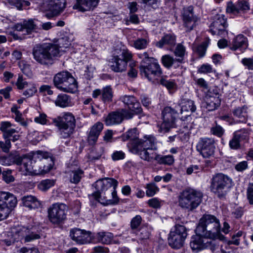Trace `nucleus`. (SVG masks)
I'll return each instance as SVG.
<instances>
[{"instance_id": "nucleus-22", "label": "nucleus", "mask_w": 253, "mask_h": 253, "mask_svg": "<svg viewBox=\"0 0 253 253\" xmlns=\"http://www.w3.org/2000/svg\"><path fill=\"white\" fill-rule=\"evenodd\" d=\"M55 126H76V120L73 114L70 112H64L60 116L53 119Z\"/></svg>"}, {"instance_id": "nucleus-20", "label": "nucleus", "mask_w": 253, "mask_h": 253, "mask_svg": "<svg viewBox=\"0 0 253 253\" xmlns=\"http://www.w3.org/2000/svg\"><path fill=\"white\" fill-rule=\"evenodd\" d=\"M121 101L128 107L129 112L134 114H141L143 112L141 105L133 95H124L121 97Z\"/></svg>"}, {"instance_id": "nucleus-23", "label": "nucleus", "mask_w": 253, "mask_h": 253, "mask_svg": "<svg viewBox=\"0 0 253 253\" xmlns=\"http://www.w3.org/2000/svg\"><path fill=\"white\" fill-rule=\"evenodd\" d=\"M66 0H50L44 3L45 9L51 12L52 16L60 13L65 7Z\"/></svg>"}, {"instance_id": "nucleus-24", "label": "nucleus", "mask_w": 253, "mask_h": 253, "mask_svg": "<svg viewBox=\"0 0 253 253\" xmlns=\"http://www.w3.org/2000/svg\"><path fill=\"white\" fill-rule=\"evenodd\" d=\"M121 138L124 141H129L127 145L130 151L137 146L138 141L139 140L138 133L136 128L128 130L122 135Z\"/></svg>"}, {"instance_id": "nucleus-54", "label": "nucleus", "mask_w": 253, "mask_h": 253, "mask_svg": "<svg viewBox=\"0 0 253 253\" xmlns=\"http://www.w3.org/2000/svg\"><path fill=\"white\" fill-rule=\"evenodd\" d=\"M11 144L9 138L5 139L4 141H0V149L4 153H8L11 148Z\"/></svg>"}, {"instance_id": "nucleus-36", "label": "nucleus", "mask_w": 253, "mask_h": 253, "mask_svg": "<svg viewBox=\"0 0 253 253\" xmlns=\"http://www.w3.org/2000/svg\"><path fill=\"white\" fill-rule=\"evenodd\" d=\"M148 150L150 149L137 146L134 147V148L130 151L134 154L138 155L141 159L147 162H151L153 159V158L150 156L147 151Z\"/></svg>"}, {"instance_id": "nucleus-19", "label": "nucleus", "mask_w": 253, "mask_h": 253, "mask_svg": "<svg viewBox=\"0 0 253 253\" xmlns=\"http://www.w3.org/2000/svg\"><path fill=\"white\" fill-rule=\"evenodd\" d=\"M206 107L209 111H213L219 106L221 103L220 95L217 88L209 89L205 97Z\"/></svg>"}, {"instance_id": "nucleus-3", "label": "nucleus", "mask_w": 253, "mask_h": 253, "mask_svg": "<svg viewBox=\"0 0 253 253\" xmlns=\"http://www.w3.org/2000/svg\"><path fill=\"white\" fill-rule=\"evenodd\" d=\"M138 57L142 60L140 66V74L153 83L157 82L162 77V69L158 60L149 56L147 52H145L138 54Z\"/></svg>"}, {"instance_id": "nucleus-59", "label": "nucleus", "mask_w": 253, "mask_h": 253, "mask_svg": "<svg viewBox=\"0 0 253 253\" xmlns=\"http://www.w3.org/2000/svg\"><path fill=\"white\" fill-rule=\"evenodd\" d=\"M211 131L213 134L218 137L221 136L224 133L223 128L217 124H216V125L214 126L211 128Z\"/></svg>"}, {"instance_id": "nucleus-31", "label": "nucleus", "mask_w": 253, "mask_h": 253, "mask_svg": "<svg viewBox=\"0 0 253 253\" xmlns=\"http://www.w3.org/2000/svg\"><path fill=\"white\" fill-rule=\"evenodd\" d=\"M17 202L16 198L12 194L5 192H0V203L9 208L10 211L16 206Z\"/></svg>"}, {"instance_id": "nucleus-1", "label": "nucleus", "mask_w": 253, "mask_h": 253, "mask_svg": "<svg viewBox=\"0 0 253 253\" xmlns=\"http://www.w3.org/2000/svg\"><path fill=\"white\" fill-rule=\"evenodd\" d=\"M196 233L204 238L223 240L219 220L214 215L205 214L200 219Z\"/></svg>"}, {"instance_id": "nucleus-58", "label": "nucleus", "mask_w": 253, "mask_h": 253, "mask_svg": "<svg viewBox=\"0 0 253 253\" xmlns=\"http://www.w3.org/2000/svg\"><path fill=\"white\" fill-rule=\"evenodd\" d=\"M125 153L122 151H116L111 155L112 159L114 161H119L125 159Z\"/></svg>"}, {"instance_id": "nucleus-17", "label": "nucleus", "mask_w": 253, "mask_h": 253, "mask_svg": "<svg viewBox=\"0 0 253 253\" xmlns=\"http://www.w3.org/2000/svg\"><path fill=\"white\" fill-rule=\"evenodd\" d=\"M182 19L183 25L186 28V31H190L197 24L199 20L198 17L194 14L193 7L189 6L184 7L181 12Z\"/></svg>"}, {"instance_id": "nucleus-8", "label": "nucleus", "mask_w": 253, "mask_h": 253, "mask_svg": "<svg viewBox=\"0 0 253 253\" xmlns=\"http://www.w3.org/2000/svg\"><path fill=\"white\" fill-rule=\"evenodd\" d=\"M132 58V53L127 48L120 49L118 54H114L109 63L111 69L115 72H123L126 70L128 61Z\"/></svg>"}, {"instance_id": "nucleus-32", "label": "nucleus", "mask_w": 253, "mask_h": 253, "mask_svg": "<svg viewBox=\"0 0 253 253\" xmlns=\"http://www.w3.org/2000/svg\"><path fill=\"white\" fill-rule=\"evenodd\" d=\"M203 238L204 237L197 233L195 236L192 237L190 246L193 252H198L207 247V242L205 243Z\"/></svg>"}, {"instance_id": "nucleus-5", "label": "nucleus", "mask_w": 253, "mask_h": 253, "mask_svg": "<svg viewBox=\"0 0 253 253\" xmlns=\"http://www.w3.org/2000/svg\"><path fill=\"white\" fill-rule=\"evenodd\" d=\"M234 186L232 179L227 175L219 173L213 176L211 184V190L217 197H224Z\"/></svg>"}, {"instance_id": "nucleus-15", "label": "nucleus", "mask_w": 253, "mask_h": 253, "mask_svg": "<svg viewBox=\"0 0 253 253\" xmlns=\"http://www.w3.org/2000/svg\"><path fill=\"white\" fill-rule=\"evenodd\" d=\"M133 117V114L126 109H122L118 111L109 113L105 119L107 126L118 125L122 123L124 119H130Z\"/></svg>"}, {"instance_id": "nucleus-37", "label": "nucleus", "mask_w": 253, "mask_h": 253, "mask_svg": "<svg viewBox=\"0 0 253 253\" xmlns=\"http://www.w3.org/2000/svg\"><path fill=\"white\" fill-rule=\"evenodd\" d=\"M196 110V106L194 101L189 99H184L181 100L180 106V111L181 114L184 112L192 113Z\"/></svg>"}, {"instance_id": "nucleus-64", "label": "nucleus", "mask_w": 253, "mask_h": 253, "mask_svg": "<svg viewBox=\"0 0 253 253\" xmlns=\"http://www.w3.org/2000/svg\"><path fill=\"white\" fill-rule=\"evenodd\" d=\"M247 196L249 203L253 205V183H250L247 190Z\"/></svg>"}, {"instance_id": "nucleus-53", "label": "nucleus", "mask_w": 253, "mask_h": 253, "mask_svg": "<svg viewBox=\"0 0 253 253\" xmlns=\"http://www.w3.org/2000/svg\"><path fill=\"white\" fill-rule=\"evenodd\" d=\"M10 212V208L0 203V220L6 218Z\"/></svg>"}, {"instance_id": "nucleus-60", "label": "nucleus", "mask_w": 253, "mask_h": 253, "mask_svg": "<svg viewBox=\"0 0 253 253\" xmlns=\"http://www.w3.org/2000/svg\"><path fill=\"white\" fill-rule=\"evenodd\" d=\"M161 200H160L158 198H153L147 201V204L149 206L158 209L161 207Z\"/></svg>"}, {"instance_id": "nucleus-46", "label": "nucleus", "mask_w": 253, "mask_h": 253, "mask_svg": "<svg viewBox=\"0 0 253 253\" xmlns=\"http://www.w3.org/2000/svg\"><path fill=\"white\" fill-rule=\"evenodd\" d=\"M146 195L147 197H150L154 196L159 191V188L154 183H150L146 185Z\"/></svg>"}, {"instance_id": "nucleus-34", "label": "nucleus", "mask_w": 253, "mask_h": 253, "mask_svg": "<svg viewBox=\"0 0 253 253\" xmlns=\"http://www.w3.org/2000/svg\"><path fill=\"white\" fill-rule=\"evenodd\" d=\"M22 201L24 206L30 209H38L41 206V202L34 196H25L22 198Z\"/></svg>"}, {"instance_id": "nucleus-63", "label": "nucleus", "mask_w": 253, "mask_h": 253, "mask_svg": "<svg viewBox=\"0 0 253 253\" xmlns=\"http://www.w3.org/2000/svg\"><path fill=\"white\" fill-rule=\"evenodd\" d=\"M140 99L142 104L145 107H148L151 104V99L147 95L142 94L140 96Z\"/></svg>"}, {"instance_id": "nucleus-38", "label": "nucleus", "mask_w": 253, "mask_h": 253, "mask_svg": "<svg viewBox=\"0 0 253 253\" xmlns=\"http://www.w3.org/2000/svg\"><path fill=\"white\" fill-rule=\"evenodd\" d=\"M58 128V133L61 138L67 139L71 137L75 131V127L64 126H55Z\"/></svg>"}, {"instance_id": "nucleus-42", "label": "nucleus", "mask_w": 253, "mask_h": 253, "mask_svg": "<svg viewBox=\"0 0 253 253\" xmlns=\"http://www.w3.org/2000/svg\"><path fill=\"white\" fill-rule=\"evenodd\" d=\"M97 241L103 244H109L111 243L113 235L110 232H99L95 236Z\"/></svg>"}, {"instance_id": "nucleus-28", "label": "nucleus", "mask_w": 253, "mask_h": 253, "mask_svg": "<svg viewBox=\"0 0 253 253\" xmlns=\"http://www.w3.org/2000/svg\"><path fill=\"white\" fill-rule=\"evenodd\" d=\"M98 2L99 0H76L73 8L82 12L88 11L96 7Z\"/></svg>"}, {"instance_id": "nucleus-29", "label": "nucleus", "mask_w": 253, "mask_h": 253, "mask_svg": "<svg viewBox=\"0 0 253 253\" xmlns=\"http://www.w3.org/2000/svg\"><path fill=\"white\" fill-rule=\"evenodd\" d=\"M137 146H138L153 150L157 149V139L153 135H144L141 138H139Z\"/></svg>"}, {"instance_id": "nucleus-47", "label": "nucleus", "mask_w": 253, "mask_h": 253, "mask_svg": "<svg viewBox=\"0 0 253 253\" xmlns=\"http://www.w3.org/2000/svg\"><path fill=\"white\" fill-rule=\"evenodd\" d=\"M55 181L53 179H46L40 182L38 185V188L42 191H45L53 186Z\"/></svg>"}, {"instance_id": "nucleus-2", "label": "nucleus", "mask_w": 253, "mask_h": 253, "mask_svg": "<svg viewBox=\"0 0 253 253\" xmlns=\"http://www.w3.org/2000/svg\"><path fill=\"white\" fill-rule=\"evenodd\" d=\"M33 55L34 59L39 64L49 66L60 56V51L57 44L44 43L34 47Z\"/></svg>"}, {"instance_id": "nucleus-51", "label": "nucleus", "mask_w": 253, "mask_h": 253, "mask_svg": "<svg viewBox=\"0 0 253 253\" xmlns=\"http://www.w3.org/2000/svg\"><path fill=\"white\" fill-rule=\"evenodd\" d=\"M10 154L12 165L15 164L17 165H19L20 166L23 163L24 158H26L27 157L26 155L20 156L16 152L11 153Z\"/></svg>"}, {"instance_id": "nucleus-12", "label": "nucleus", "mask_w": 253, "mask_h": 253, "mask_svg": "<svg viewBox=\"0 0 253 253\" xmlns=\"http://www.w3.org/2000/svg\"><path fill=\"white\" fill-rule=\"evenodd\" d=\"M118 181L113 178H104L99 179L96 181L93 185L96 190V191L92 193L89 196L90 198L91 197L95 200H98L100 197L101 192H105L109 188H116L118 185Z\"/></svg>"}, {"instance_id": "nucleus-11", "label": "nucleus", "mask_w": 253, "mask_h": 253, "mask_svg": "<svg viewBox=\"0 0 253 253\" xmlns=\"http://www.w3.org/2000/svg\"><path fill=\"white\" fill-rule=\"evenodd\" d=\"M33 162L35 164L37 162L33 160V155H32V158L28 157L24 158L23 163L20 167V171L24 175L44 174L48 170L50 167V165H48V166H44L42 169L38 170L37 164L34 165Z\"/></svg>"}, {"instance_id": "nucleus-40", "label": "nucleus", "mask_w": 253, "mask_h": 253, "mask_svg": "<svg viewBox=\"0 0 253 253\" xmlns=\"http://www.w3.org/2000/svg\"><path fill=\"white\" fill-rule=\"evenodd\" d=\"M101 99L104 103H109L112 101L113 96V89L111 85H106L101 89Z\"/></svg>"}, {"instance_id": "nucleus-6", "label": "nucleus", "mask_w": 253, "mask_h": 253, "mask_svg": "<svg viewBox=\"0 0 253 253\" xmlns=\"http://www.w3.org/2000/svg\"><path fill=\"white\" fill-rule=\"evenodd\" d=\"M54 86L61 91L70 93L75 92L77 84L71 73L63 71L57 73L53 80Z\"/></svg>"}, {"instance_id": "nucleus-55", "label": "nucleus", "mask_w": 253, "mask_h": 253, "mask_svg": "<svg viewBox=\"0 0 253 253\" xmlns=\"http://www.w3.org/2000/svg\"><path fill=\"white\" fill-rule=\"evenodd\" d=\"M211 65L209 64L202 65L198 69V72L201 74H208L213 72Z\"/></svg>"}, {"instance_id": "nucleus-41", "label": "nucleus", "mask_w": 253, "mask_h": 253, "mask_svg": "<svg viewBox=\"0 0 253 253\" xmlns=\"http://www.w3.org/2000/svg\"><path fill=\"white\" fill-rule=\"evenodd\" d=\"M154 160L160 165L171 166L174 162V159L172 155H168L163 156L160 154H156Z\"/></svg>"}, {"instance_id": "nucleus-9", "label": "nucleus", "mask_w": 253, "mask_h": 253, "mask_svg": "<svg viewBox=\"0 0 253 253\" xmlns=\"http://www.w3.org/2000/svg\"><path fill=\"white\" fill-rule=\"evenodd\" d=\"M67 207L63 203H55L48 209V217L51 223L55 225L62 223L66 219Z\"/></svg>"}, {"instance_id": "nucleus-44", "label": "nucleus", "mask_w": 253, "mask_h": 253, "mask_svg": "<svg viewBox=\"0 0 253 253\" xmlns=\"http://www.w3.org/2000/svg\"><path fill=\"white\" fill-rule=\"evenodd\" d=\"M161 62L163 65L166 68H169L172 65H175V68L179 66V64H176L177 63L176 58L174 59L169 55H165L162 57Z\"/></svg>"}, {"instance_id": "nucleus-25", "label": "nucleus", "mask_w": 253, "mask_h": 253, "mask_svg": "<svg viewBox=\"0 0 253 253\" xmlns=\"http://www.w3.org/2000/svg\"><path fill=\"white\" fill-rule=\"evenodd\" d=\"M17 88L19 89H25L23 94L26 97H29L33 96L37 91V89L34 85L31 83H28L24 81L22 76H19L16 82Z\"/></svg>"}, {"instance_id": "nucleus-61", "label": "nucleus", "mask_w": 253, "mask_h": 253, "mask_svg": "<svg viewBox=\"0 0 253 253\" xmlns=\"http://www.w3.org/2000/svg\"><path fill=\"white\" fill-rule=\"evenodd\" d=\"M241 63L248 70H253V58H244L241 60Z\"/></svg>"}, {"instance_id": "nucleus-35", "label": "nucleus", "mask_w": 253, "mask_h": 253, "mask_svg": "<svg viewBox=\"0 0 253 253\" xmlns=\"http://www.w3.org/2000/svg\"><path fill=\"white\" fill-rule=\"evenodd\" d=\"M12 125L8 121H3L0 123V130L2 132L3 137L4 139L10 138L14 133L17 131L12 128Z\"/></svg>"}, {"instance_id": "nucleus-57", "label": "nucleus", "mask_w": 253, "mask_h": 253, "mask_svg": "<svg viewBox=\"0 0 253 253\" xmlns=\"http://www.w3.org/2000/svg\"><path fill=\"white\" fill-rule=\"evenodd\" d=\"M250 9L249 3L245 0H241L238 1V13L240 11L246 12Z\"/></svg>"}, {"instance_id": "nucleus-30", "label": "nucleus", "mask_w": 253, "mask_h": 253, "mask_svg": "<svg viewBox=\"0 0 253 253\" xmlns=\"http://www.w3.org/2000/svg\"><path fill=\"white\" fill-rule=\"evenodd\" d=\"M176 37L173 34H165L161 40L156 43V46L160 48L165 47H173L176 44Z\"/></svg>"}, {"instance_id": "nucleus-13", "label": "nucleus", "mask_w": 253, "mask_h": 253, "mask_svg": "<svg viewBox=\"0 0 253 253\" xmlns=\"http://www.w3.org/2000/svg\"><path fill=\"white\" fill-rule=\"evenodd\" d=\"M197 150L205 158H210L213 156L215 146L213 139L203 137L201 138L196 146Z\"/></svg>"}, {"instance_id": "nucleus-16", "label": "nucleus", "mask_w": 253, "mask_h": 253, "mask_svg": "<svg viewBox=\"0 0 253 253\" xmlns=\"http://www.w3.org/2000/svg\"><path fill=\"white\" fill-rule=\"evenodd\" d=\"M227 27V21L224 15H216L214 16L213 21L211 24L210 31L213 35H217L223 36L226 34Z\"/></svg>"}, {"instance_id": "nucleus-48", "label": "nucleus", "mask_w": 253, "mask_h": 253, "mask_svg": "<svg viewBox=\"0 0 253 253\" xmlns=\"http://www.w3.org/2000/svg\"><path fill=\"white\" fill-rule=\"evenodd\" d=\"M136 234L140 240L147 239L150 235V229L146 226L142 227L137 231Z\"/></svg>"}, {"instance_id": "nucleus-45", "label": "nucleus", "mask_w": 253, "mask_h": 253, "mask_svg": "<svg viewBox=\"0 0 253 253\" xmlns=\"http://www.w3.org/2000/svg\"><path fill=\"white\" fill-rule=\"evenodd\" d=\"M149 42V39L147 37L145 38H138L134 41L133 46L137 49H144L147 48Z\"/></svg>"}, {"instance_id": "nucleus-21", "label": "nucleus", "mask_w": 253, "mask_h": 253, "mask_svg": "<svg viewBox=\"0 0 253 253\" xmlns=\"http://www.w3.org/2000/svg\"><path fill=\"white\" fill-rule=\"evenodd\" d=\"M33 160L37 162L38 170L42 169L44 166L50 165L49 169L46 173L48 172L52 169L53 165L51 158L48 157L46 153L41 151H38L33 154Z\"/></svg>"}, {"instance_id": "nucleus-39", "label": "nucleus", "mask_w": 253, "mask_h": 253, "mask_svg": "<svg viewBox=\"0 0 253 253\" xmlns=\"http://www.w3.org/2000/svg\"><path fill=\"white\" fill-rule=\"evenodd\" d=\"M54 103L57 106L62 108L66 107L70 105L71 98L66 94L60 93L57 96Z\"/></svg>"}, {"instance_id": "nucleus-27", "label": "nucleus", "mask_w": 253, "mask_h": 253, "mask_svg": "<svg viewBox=\"0 0 253 253\" xmlns=\"http://www.w3.org/2000/svg\"><path fill=\"white\" fill-rule=\"evenodd\" d=\"M103 128V125L100 122H97L90 127L87 133V142L90 145L95 144Z\"/></svg>"}, {"instance_id": "nucleus-14", "label": "nucleus", "mask_w": 253, "mask_h": 253, "mask_svg": "<svg viewBox=\"0 0 253 253\" xmlns=\"http://www.w3.org/2000/svg\"><path fill=\"white\" fill-rule=\"evenodd\" d=\"M40 236L39 234L35 233L28 228L23 227L19 230L15 231L14 239L10 240L5 239L3 240V242L7 246H9L16 240H24L25 242H29L34 240L38 239L40 238Z\"/></svg>"}, {"instance_id": "nucleus-18", "label": "nucleus", "mask_w": 253, "mask_h": 253, "mask_svg": "<svg viewBox=\"0 0 253 253\" xmlns=\"http://www.w3.org/2000/svg\"><path fill=\"white\" fill-rule=\"evenodd\" d=\"M70 237L79 245L89 243L92 240L91 233L90 231L77 228L71 229Z\"/></svg>"}, {"instance_id": "nucleus-50", "label": "nucleus", "mask_w": 253, "mask_h": 253, "mask_svg": "<svg viewBox=\"0 0 253 253\" xmlns=\"http://www.w3.org/2000/svg\"><path fill=\"white\" fill-rule=\"evenodd\" d=\"M160 83L169 90L175 89L177 87L176 84L172 80H166L162 78L160 80Z\"/></svg>"}, {"instance_id": "nucleus-52", "label": "nucleus", "mask_w": 253, "mask_h": 253, "mask_svg": "<svg viewBox=\"0 0 253 253\" xmlns=\"http://www.w3.org/2000/svg\"><path fill=\"white\" fill-rule=\"evenodd\" d=\"M248 47L247 38L242 35H238V49L240 48L242 52Z\"/></svg>"}, {"instance_id": "nucleus-10", "label": "nucleus", "mask_w": 253, "mask_h": 253, "mask_svg": "<svg viewBox=\"0 0 253 253\" xmlns=\"http://www.w3.org/2000/svg\"><path fill=\"white\" fill-rule=\"evenodd\" d=\"M186 236L185 227L182 225L176 224L169 233V244L172 248L179 249L183 246Z\"/></svg>"}, {"instance_id": "nucleus-26", "label": "nucleus", "mask_w": 253, "mask_h": 253, "mask_svg": "<svg viewBox=\"0 0 253 253\" xmlns=\"http://www.w3.org/2000/svg\"><path fill=\"white\" fill-rule=\"evenodd\" d=\"M36 24L33 19L25 20L15 25L16 31L22 32L24 35L30 34L36 30Z\"/></svg>"}, {"instance_id": "nucleus-56", "label": "nucleus", "mask_w": 253, "mask_h": 253, "mask_svg": "<svg viewBox=\"0 0 253 253\" xmlns=\"http://www.w3.org/2000/svg\"><path fill=\"white\" fill-rule=\"evenodd\" d=\"M142 218L140 215H136L131 220L130 227L132 230L137 228L141 223Z\"/></svg>"}, {"instance_id": "nucleus-7", "label": "nucleus", "mask_w": 253, "mask_h": 253, "mask_svg": "<svg viewBox=\"0 0 253 253\" xmlns=\"http://www.w3.org/2000/svg\"><path fill=\"white\" fill-rule=\"evenodd\" d=\"M179 110V105H175L174 107L167 106L164 109L162 113L163 122L160 126H158L160 132H167L171 128L176 126L175 121Z\"/></svg>"}, {"instance_id": "nucleus-62", "label": "nucleus", "mask_w": 253, "mask_h": 253, "mask_svg": "<svg viewBox=\"0 0 253 253\" xmlns=\"http://www.w3.org/2000/svg\"><path fill=\"white\" fill-rule=\"evenodd\" d=\"M249 132L245 129H241L238 133V141L244 140L247 141L249 139ZM239 147V143L238 142V147Z\"/></svg>"}, {"instance_id": "nucleus-43", "label": "nucleus", "mask_w": 253, "mask_h": 253, "mask_svg": "<svg viewBox=\"0 0 253 253\" xmlns=\"http://www.w3.org/2000/svg\"><path fill=\"white\" fill-rule=\"evenodd\" d=\"M186 53V47L181 43L177 44L174 51L175 56L178 57L176 58L177 63L181 64L184 62V57Z\"/></svg>"}, {"instance_id": "nucleus-33", "label": "nucleus", "mask_w": 253, "mask_h": 253, "mask_svg": "<svg viewBox=\"0 0 253 253\" xmlns=\"http://www.w3.org/2000/svg\"><path fill=\"white\" fill-rule=\"evenodd\" d=\"M84 171L80 169L69 170L66 172V176L70 182L78 184L84 176Z\"/></svg>"}, {"instance_id": "nucleus-4", "label": "nucleus", "mask_w": 253, "mask_h": 253, "mask_svg": "<svg viewBox=\"0 0 253 253\" xmlns=\"http://www.w3.org/2000/svg\"><path fill=\"white\" fill-rule=\"evenodd\" d=\"M203 195L198 190L186 188L181 192L178 196V205L182 209L192 211L201 203Z\"/></svg>"}, {"instance_id": "nucleus-49", "label": "nucleus", "mask_w": 253, "mask_h": 253, "mask_svg": "<svg viewBox=\"0 0 253 253\" xmlns=\"http://www.w3.org/2000/svg\"><path fill=\"white\" fill-rule=\"evenodd\" d=\"M209 42L208 41H205L197 46L196 49H194L195 52L198 55L200 58H202L205 55L207 47L209 45Z\"/></svg>"}]
</instances>
